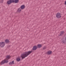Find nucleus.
Returning <instances> with one entry per match:
<instances>
[{
    "instance_id": "nucleus-16",
    "label": "nucleus",
    "mask_w": 66,
    "mask_h": 66,
    "mask_svg": "<svg viewBox=\"0 0 66 66\" xmlns=\"http://www.w3.org/2000/svg\"><path fill=\"white\" fill-rule=\"evenodd\" d=\"M46 49V46L44 47L43 48V50H45Z\"/></svg>"
},
{
    "instance_id": "nucleus-8",
    "label": "nucleus",
    "mask_w": 66,
    "mask_h": 66,
    "mask_svg": "<svg viewBox=\"0 0 66 66\" xmlns=\"http://www.w3.org/2000/svg\"><path fill=\"white\" fill-rule=\"evenodd\" d=\"M5 43L6 44H8L10 42V40L9 39H6L5 41Z\"/></svg>"
},
{
    "instance_id": "nucleus-1",
    "label": "nucleus",
    "mask_w": 66,
    "mask_h": 66,
    "mask_svg": "<svg viewBox=\"0 0 66 66\" xmlns=\"http://www.w3.org/2000/svg\"><path fill=\"white\" fill-rule=\"evenodd\" d=\"M37 49V46H33L32 48V50H31V51H29L28 52H26L24 53L23 54H21V56L22 57V59H24L26 57H27L29 54H31L32 52H33V51L36 50Z\"/></svg>"
},
{
    "instance_id": "nucleus-6",
    "label": "nucleus",
    "mask_w": 66,
    "mask_h": 66,
    "mask_svg": "<svg viewBox=\"0 0 66 66\" xmlns=\"http://www.w3.org/2000/svg\"><path fill=\"white\" fill-rule=\"evenodd\" d=\"M19 1V0H13V3H14L15 2V3H17Z\"/></svg>"
},
{
    "instance_id": "nucleus-14",
    "label": "nucleus",
    "mask_w": 66,
    "mask_h": 66,
    "mask_svg": "<svg viewBox=\"0 0 66 66\" xmlns=\"http://www.w3.org/2000/svg\"><path fill=\"white\" fill-rule=\"evenodd\" d=\"M16 61L18 62H19V61H20V58H18L16 59Z\"/></svg>"
},
{
    "instance_id": "nucleus-3",
    "label": "nucleus",
    "mask_w": 66,
    "mask_h": 66,
    "mask_svg": "<svg viewBox=\"0 0 66 66\" xmlns=\"http://www.w3.org/2000/svg\"><path fill=\"white\" fill-rule=\"evenodd\" d=\"M5 43L4 42H1L0 43V46L1 47H3L4 46H5Z\"/></svg>"
},
{
    "instance_id": "nucleus-11",
    "label": "nucleus",
    "mask_w": 66,
    "mask_h": 66,
    "mask_svg": "<svg viewBox=\"0 0 66 66\" xmlns=\"http://www.w3.org/2000/svg\"><path fill=\"white\" fill-rule=\"evenodd\" d=\"M64 31H62L60 32V36H62L64 34Z\"/></svg>"
},
{
    "instance_id": "nucleus-17",
    "label": "nucleus",
    "mask_w": 66,
    "mask_h": 66,
    "mask_svg": "<svg viewBox=\"0 0 66 66\" xmlns=\"http://www.w3.org/2000/svg\"><path fill=\"white\" fill-rule=\"evenodd\" d=\"M62 43H63V44H65V41H62Z\"/></svg>"
},
{
    "instance_id": "nucleus-10",
    "label": "nucleus",
    "mask_w": 66,
    "mask_h": 66,
    "mask_svg": "<svg viewBox=\"0 0 66 66\" xmlns=\"http://www.w3.org/2000/svg\"><path fill=\"white\" fill-rule=\"evenodd\" d=\"M42 45L41 44H38L37 46V47L38 48H40L42 47Z\"/></svg>"
},
{
    "instance_id": "nucleus-12",
    "label": "nucleus",
    "mask_w": 66,
    "mask_h": 66,
    "mask_svg": "<svg viewBox=\"0 0 66 66\" xmlns=\"http://www.w3.org/2000/svg\"><path fill=\"white\" fill-rule=\"evenodd\" d=\"M52 52V51H49L47 52V53L48 55H49V54H50Z\"/></svg>"
},
{
    "instance_id": "nucleus-2",
    "label": "nucleus",
    "mask_w": 66,
    "mask_h": 66,
    "mask_svg": "<svg viewBox=\"0 0 66 66\" xmlns=\"http://www.w3.org/2000/svg\"><path fill=\"white\" fill-rule=\"evenodd\" d=\"M10 57H11V56L10 55L7 56L6 59H5L4 60L2 61L1 63V65H2L3 64H4V63H8V60H9V59H10Z\"/></svg>"
},
{
    "instance_id": "nucleus-15",
    "label": "nucleus",
    "mask_w": 66,
    "mask_h": 66,
    "mask_svg": "<svg viewBox=\"0 0 66 66\" xmlns=\"http://www.w3.org/2000/svg\"><path fill=\"white\" fill-rule=\"evenodd\" d=\"M3 0H0V2H1V3H3Z\"/></svg>"
},
{
    "instance_id": "nucleus-18",
    "label": "nucleus",
    "mask_w": 66,
    "mask_h": 66,
    "mask_svg": "<svg viewBox=\"0 0 66 66\" xmlns=\"http://www.w3.org/2000/svg\"><path fill=\"white\" fill-rule=\"evenodd\" d=\"M65 5H66V1H65Z\"/></svg>"
},
{
    "instance_id": "nucleus-13",
    "label": "nucleus",
    "mask_w": 66,
    "mask_h": 66,
    "mask_svg": "<svg viewBox=\"0 0 66 66\" xmlns=\"http://www.w3.org/2000/svg\"><path fill=\"white\" fill-rule=\"evenodd\" d=\"M21 11V9L20 8L18 10V12H19V13H20Z\"/></svg>"
},
{
    "instance_id": "nucleus-7",
    "label": "nucleus",
    "mask_w": 66,
    "mask_h": 66,
    "mask_svg": "<svg viewBox=\"0 0 66 66\" xmlns=\"http://www.w3.org/2000/svg\"><path fill=\"white\" fill-rule=\"evenodd\" d=\"M22 10H23L24 8H25V6L24 5H22L20 7Z\"/></svg>"
},
{
    "instance_id": "nucleus-5",
    "label": "nucleus",
    "mask_w": 66,
    "mask_h": 66,
    "mask_svg": "<svg viewBox=\"0 0 66 66\" xmlns=\"http://www.w3.org/2000/svg\"><path fill=\"white\" fill-rule=\"evenodd\" d=\"M56 17L57 18H60L61 17V14L60 13H57L56 14Z\"/></svg>"
},
{
    "instance_id": "nucleus-4",
    "label": "nucleus",
    "mask_w": 66,
    "mask_h": 66,
    "mask_svg": "<svg viewBox=\"0 0 66 66\" xmlns=\"http://www.w3.org/2000/svg\"><path fill=\"white\" fill-rule=\"evenodd\" d=\"M13 0H9L7 2V4L9 5V4H11L12 3H13Z\"/></svg>"
},
{
    "instance_id": "nucleus-9",
    "label": "nucleus",
    "mask_w": 66,
    "mask_h": 66,
    "mask_svg": "<svg viewBox=\"0 0 66 66\" xmlns=\"http://www.w3.org/2000/svg\"><path fill=\"white\" fill-rule=\"evenodd\" d=\"M12 64H14V61H13L12 62H10L9 63V65H12Z\"/></svg>"
},
{
    "instance_id": "nucleus-19",
    "label": "nucleus",
    "mask_w": 66,
    "mask_h": 66,
    "mask_svg": "<svg viewBox=\"0 0 66 66\" xmlns=\"http://www.w3.org/2000/svg\"><path fill=\"white\" fill-rule=\"evenodd\" d=\"M65 40L66 41V38H65Z\"/></svg>"
}]
</instances>
